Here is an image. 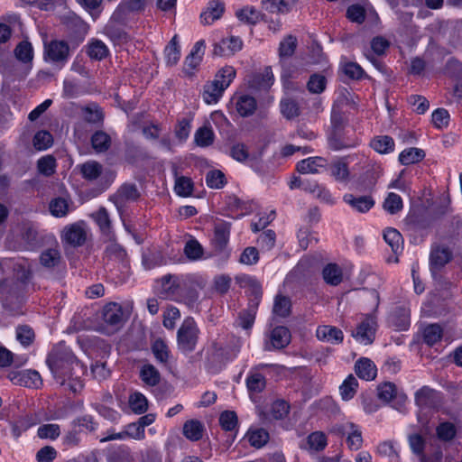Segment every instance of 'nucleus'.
Instances as JSON below:
<instances>
[{
	"mask_svg": "<svg viewBox=\"0 0 462 462\" xmlns=\"http://www.w3.org/2000/svg\"><path fill=\"white\" fill-rule=\"evenodd\" d=\"M47 363L60 384H65L68 382V385L73 392L79 391L83 387L79 378L85 374L87 368L67 346L59 344L53 347Z\"/></svg>",
	"mask_w": 462,
	"mask_h": 462,
	"instance_id": "obj_1",
	"label": "nucleus"
},
{
	"mask_svg": "<svg viewBox=\"0 0 462 462\" xmlns=\"http://www.w3.org/2000/svg\"><path fill=\"white\" fill-rule=\"evenodd\" d=\"M90 234V228L84 220L66 225L60 231L61 242L73 247L83 245Z\"/></svg>",
	"mask_w": 462,
	"mask_h": 462,
	"instance_id": "obj_2",
	"label": "nucleus"
},
{
	"mask_svg": "<svg viewBox=\"0 0 462 462\" xmlns=\"http://www.w3.org/2000/svg\"><path fill=\"white\" fill-rule=\"evenodd\" d=\"M199 333V330L194 319H185L178 330L177 339L179 348L184 353L192 352L196 347Z\"/></svg>",
	"mask_w": 462,
	"mask_h": 462,
	"instance_id": "obj_3",
	"label": "nucleus"
},
{
	"mask_svg": "<svg viewBox=\"0 0 462 462\" xmlns=\"http://www.w3.org/2000/svg\"><path fill=\"white\" fill-rule=\"evenodd\" d=\"M44 60L48 62L64 66L69 57V47L64 41L54 40L44 43Z\"/></svg>",
	"mask_w": 462,
	"mask_h": 462,
	"instance_id": "obj_4",
	"label": "nucleus"
},
{
	"mask_svg": "<svg viewBox=\"0 0 462 462\" xmlns=\"http://www.w3.org/2000/svg\"><path fill=\"white\" fill-rule=\"evenodd\" d=\"M376 329L377 319L374 314H369L364 317L352 336L360 344L369 345L374 340Z\"/></svg>",
	"mask_w": 462,
	"mask_h": 462,
	"instance_id": "obj_5",
	"label": "nucleus"
},
{
	"mask_svg": "<svg viewBox=\"0 0 462 462\" xmlns=\"http://www.w3.org/2000/svg\"><path fill=\"white\" fill-rule=\"evenodd\" d=\"M0 301L5 309L16 312L21 303V294L18 291V284L10 281L0 282Z\"/></svg>",
	"mask_w": 462,
	"mask_h": 462,
	"instance_id": "obj_6",
	"label": "nucleus"
},
{
	"mask_svg": "<svg viewBox=\"0 0 462 462\" xmlns=\"http://www.w3.org/2000/svg\"><path fill=\"white\" fill-rule=\"evenodd\" d=\"M346 17L357 23H362L365 19L371 23H375L379 20L377 13L369 4L350 5L346 11Z\"/></svg>",
	"mask_w": 462,
	"mask_h": 462,
	"instance_id": "obj_7",
	"label": "nucleus"
},
{
	"mask_svg": "<svg viewBox=\"0 0 462 462\" xmlns=\"http://www.w3.org/2000/svg\"><path fill=\"white\" fill-rule=\"evenodd\" d=\"M180 291V281L178 277L166 275L162 278L158 291L162 298L180 301L181 300Z\"/></svg>",
	"mask_w": 462,
	"mask_h": 462,
	"instance_id": "obj_8",
	"label": "nucleus"
},
{
	"mask_svg": "<svg viewBox=\"0 0 462 462\" xmlns=\"http://www.w3.org/2000/svg\"><path fill=\"white\" fill-rule=\"evenodd\" d=\"M335 430L346 436V444L350 449L357 450L362 447V432L357 425L347 421L337 426Z\"/></svg>",
	"mask_w": 462,
	"mask_h": 462,
	"instance_id": "obj_9",
	"label": "nucleus"
},
{
	"mask_svg": "<svg viewBox=\"0 0 462 462\" xmlns=\"http://www.w3.org/2000/svg\"><path fill=\"white\" fill-rule=\"evenodd\" d=\"M74 209V203L68 194L55 197L49 202V211L54 217H66Z\"/></svg>",
	"mask_w": 462,
	"mask_h": 462,
	"instance_id": "obj_10",
	"label": "nucleus"
},
{
	"mask_svg": "<svg viewBox=\"0 0 462 462\" xmlns=\"http://www.w3.org/2000/svg\"><path fill=\"white\" fill-rule=\"evenodd\" d=\"M410 448L420 457V462H439L441 453L438 451L430 457L425 452L426 443L424 439L417 433L411 434L408 438Z\"/></svg>",
	"mask_w": 462,
	"mask_h": 462,
	"instance_id": "obj_11",
	"label": "nucleus"
},
{
	"mask_svg": "<svg viewBox=\"0 0 462 462\" xmlns=\"http://www.w3.org/2000/svg\"><path fill=\"white\" fill-rule=\"evenodd\" d=\"M243 42L239 37L229 36L223 38L214 44V54L221 57H229L242 49Z\"/></svg>",
	"mask_w": 462,
	"mask_h": 462,
	"instance_id": "obj_12",
	"label": "nucleus"
},
{
	"mask_svg": "<svg viewBox=\"0 0 462 462\" xmlns=\"http://www.w3.org/2000/svg\"><path fill=\"white\" fill-rule=\"evenodd\" d=\"M328 165L327 159L323 157H309L297 163V171L301 174H317L326 170Z\"/></svg>",
	"mask_w": 462,
	"mask_h": 462,
	"instance_id": "obj_13",
	"label": "nucleus"
},
{
	"mask_svg": "<svg viewBox=\"0 0 462 462\" xmlns=\"http://www.w3.org/2000/svg\"><path fill=\"white\" fill-rule=\"evenodd\" d=\"M139 197V192L135 185L124 184L112 197L118 210H120L127 202L134 201Z\"/></svg>",
	"mask_w": 462,
	"mask_h": 462,
	"instance_id": "obj_14",
	"label": "nucleus"
},
{
	"mask_svg": "<svg viewBox=\"0 0 462 462\" xmlns=\"http://www.w3.org/2000/svg\"><path fill=\"white\" fill-rule=\"evenodd\" d=\"M206 44L203 40L195 43L190 53L184 61V69L186 73L192 74L193 70L198 68L203 59Z\"/></svg>",
	"mask_w": 462,
	"mask_h": 462,
	"instance_id": "obj_15",
	"label": "nucleus"
},
{
	"mask_svg": "<svg viewBox=\"0 0 462 462\" xmlns=\"http://www.w3.org/2000/svg\"><path fill=\"white\" fill-rule=\"evenodd\" d=\"M452 257L450 249L446 245H437L431 250L430 262L431 270L438 271L448 263Z\"/></svg>",
	"mask_w": 462,
	"mask_h": 462,
	"instance_id": "obj_16",
	"label": "nucleus"
},
{
	"mask_svg": "<svg viewBox=\"0 0 462 462\" xmlns=\"http://www.w3.org/2000/svg\"><path fill=\"white\" fill-rule=\"evenodd\" d=\"M226 89L218 83V79L208 81L202 91V98L208 105L217 104L222 97Z\"/></svg>",
	"mask_w": 462,
	"mask_h": 462,
	"instance_id": "obj_17",
	"label": "nucleus"
},
{
	"mask_svg": "<svg viewBox=\"0 0 462 462\" xmlns=\"http://www.w3.org/2000/svg\"><path fill=\"white\" fill-rule=\"evenodd\" d=\"M225 11L224 3L220 0H211L208 2L206 10L201 14L200 20L203 24H212L215 21L221 18Z\"/></svg>",
	"mask_w": 462,
	"mask_h": 462,
	"instance_id": "obj_18",
	"label": "nucleus"
},
{
	"mask_svg": "<svg viewBox=\"0 0 462 462\" xmlns=\"http://www.w3.org/2000/svg\"><path fill=\"white\" fill-rule=\"evenodd\" d=\"M274 82L273 70L270 67L253 76L249 81V88L253 90H267Z\"/></svg>",
	"mask_w": 462,
	"mask_h": 462,
	"instance_id": "obj_19",
	"label": "nucleus"
},
{
	"mask_svg": "<svg viewBox=\"0 0 462 462\" xmlns=\"http://www.w3.org/2000/svg\"><path fill=\"white\" fill-rule=\"evenodd\" d=\"M316 336L319 340L329 344H340L343 341V332L333 326L322 325L318 327Z\"/></svg>",
	"mask_w": 462,
	"mask_h": 462,
	"instance_id": "obj_20",
	"label": "nucleus"
},
{
	"mask_svg": "<svg viewBox=\"0 0 462 462\" xmlns=\"http://www.w3.org/2000/svg\"><path fill=\"white\" fill-rule=\"evenodd\" d=\"M343 200L354 210L365 213L374 206V199L371 196L355 197L353 194H345Z\"/></svg>",
	"mask_w": 462,
	"mask_h": 462,
	"instance_id": "obj_21",
	"label": "nucleus"
},
{
	"mask_svg": "<svg viewBox=\"0 0 462 462\" xmlns=\"http://www.w3.org/2000/svg\"><path fill=\"white\" fill-rule=\"evenodd\" d=\"M383 239L385 243L391 247L393 253L398 255L402 252L403 249V238L401 233L395 228H386L383 231ZM393 262L397 263L398 258L395 256L393 259Z\"/></svg>",
	"mask_w": 462,
	"mask_h": 462,
	"instance_id": "obj_22",
	"label": "nucleus"
},
{
	"mask_svg": "<svg viewBox=\"0 0 462 462\" xmlns=\"http://www.w3.org/2000/svg\"><path fill=\"white\" fill-rule=\"evenodd\" d=\"M298 0H262L266 11L272 14H286L290 13Z\"/></svg>",
	"mask_w": 462,
	"mask_h": 462,
	"instance_id": "obj_23",
	"label": "nucleus"
},
{
	"mask_svg": "<svg viewBox=\"0 0 462 462\" xmlns=\"http://www.w3.org/2000/svg\"><path fill=\"white\" fill-rule=\"evenodd\" d=\"M355 370L358 377L365 381L374 380L377 374V369L374 362L365 357L356 361Z\"/></svg>",
	"mask_w": 462,
	"mask_h": 462,
	"instance_id": "obj_24",
	"label": "nucleus"
},
{
	"mask_svg": "<svg viewBox=\"0 0 462 462\" xmlns=\"http://www.w3.org/2000/svg\"><path fill=\"white\" fill-rule=\"evenodd\" d=\"M328 444L327 436L322 431H314L310 433L305 442L300 446L301 448L310 452H318L323 450Z\"/></svg>",
	"mask_w": 462,
	"mask_h": 462,
	"instance_id": "obj_25",
	"label": "nucleus"
},
{
	"mask_svg": "<svg viewBox=\"0 0 462 462\" xmlns=\"http://www.w3.org/2000/svg\"><path fill=\"white\" fill-rule=\"evenodd\" d=\"M230 236V224L219 222L216 224L214 230L213 244L216 248L222 251L226 246Z\"/></svg>",
	"mask_w": 462,
	"mask_h": 462,
	"instance_id": "obj_26",
	"label": "nucleus"
},
{
	"mask_svg": "<svg viewBox=\"0 0 462 462\" xmlns=\"http://www.w3.org/2000/svg\"><path fill=\"white\" fill-rule=\"evenodd\" d=\"M378 397L386 402L395 399L400 402H403L406 400V395L403 393L398 392L396 386L392 383H384L378 386Z\"/></svg>",
	"mask_w": 462,
	"mask_h": 462,
	"instance_id": "obj_27",
	"label": "nucleus"
},
{
	"mask_svg": "<svg viewBox=\"0 0 462 462\" xmlns=\"http://www.w3.org/2000/svg\"><path fill=\"white\" fill-rule=\"evenodd\" d=\"M12 380H16L14 382L15 383L28 388H38L42 383L40 374L34 370L21 372L14 378H12Z\"/></svg>",
	"mask_w": 462,
	"mask_h": 462,
	"instance_id": "obj_28",
	"label": "nucleus"
},
{
	"mask_svg": "<svg viewBox=\"0 0 462 462\" xmlns=\"http://www.w3.org/2000/svg\"><path fill=\"white\" fill-rule=\"evenodd\" d=\"M104 321L110 325H118L123 319V310L120 304L116 302H110L103 309Z\"/></svg>",
	"mask_w": 462,
	"mask_h": 462,
	"instance_id": "obj_29",
	"label": "nucleus"
},
{
	"mask_svg": "<svg viewBox=\"0 0 462 462\" xmlns=\"http://www.w3.org/2000/svg\"><path fill=\"white\" fill-rule=\"evenodd\" d=\"M204 425L198 420H187L183 425V435L191 441L199 440L204 433Z\"/></svg>",
	"mask_w": 462,
	"mask_h": 462,
	"instance_id": "obj_30",
	"label": "nucleus"
},
{
	"mask_svg": "<svg viewBox=\"0 0 462 462\" xmlns=\"http://www.w3.org/2000/svg\"><path fill=\"white\" fill-rule=\"evenodd\" d=\"M425 157V152L422 149L416 147L406 148L399 154L398 160L402 165H411L422 161Z\"/></svg>",
	"mask_w": 462,
	"mask_h": 462,
	"instance_id": "obj_31",
	"label": "nucleus"
},
{
	"mask_svg": "<svg viewBox=\"0 0 462 462\" xmlns=\"http://www.w3.org/2000/svg\"><path fill=\"white\" fill-rule=\"evenodd\" d=\"M164 57L167 65L173 66L177 64L180 58V45L179 38L174 35L164 49Z\"/></svg>",
	"mask_w": 462,
	"mask_h": 462,
	"instance_id": "obj_32",
	"label": "nucleus"
},
{
	"mask_svg": "<svg viewBox=\"0 0 462 462\" xmlns=\"http://www.w3.org/2000/svg\"><path fill=\"white\" fill-rule=\"evenodd\" d=\"M139 375L142 382L148 386H155L161 380L159 371L151 364L143 365Z\"/></svg>",
	"mask_w": 462,
	"mask_h": 462,
	"instance_id": "obj_33",
	"label": "nucleus"
},
{
	"mask_svg": "<svg viewBox=\"0 0 462 462\" xmlns=\"http://www.w3.org/2000/svg\"><path fill=\"white\" fill-rule=\"evenodd\" d=\"M371 147L378 153L387 154L394 151L395 143L392 137L388 135H379L374 137L371 143Z\"/></svg>",
	"mask_w": 462,
	"mask_h": 462,
	"instance_id": "obj_34",
	"label": "nucleus"
},
{
	"mask_svg": "<svg viewBox=\"0 0 462 462\" xmlns=\"http://www.w3.org/2000/svg\"><path fill=\"white\" fill-rule=\"evenodd\" d=\"M236 281L240 288L248 290L254 296V300H259L261 296V285L255 278L243 274L237 276Z\"/></svg>",
	"mask_w": 462,
	"mask_h": 462,
	"instance_id": "obj_35",
	"label": "nucleus"
},
{
	"mask_svg": "<svg viewBox=\"0 0 462 462\" xmlns=\"http://www.w3.org/2000/svg\"><path fill=\"white\" fill-rule=\"evenodd\" d=\"M330 175L337 181H347L349 179V170L345 159H337L329 166Z\"/></svg>",
	"mask_w": 462,
	"mask_h": 462,
	"instance_id": "obj_36",
	"label": "nucleus"
},
{
	"mask_svg": "<svg viewBox=\"0 0 462 462\" xmlns=\"http://www.w3.org/2000/svg\"><path fill=\"white\" fill-rule=\"evenodd\" d=\"M236 106L240 116H248L256 109V101L249 95H240L236 97Z\"/></svg>",
	"mask_w": 462,
	"mask_h": 462,
	"instance_id": "obj_37",
	"label": "nucleus"
},
{
	"mask_svg": "<svg viewBox=\"0 0 462 462\" xmlns=\"http://www.w3.org/2000/svg\"><path fill=\"white\" fill-rule=\"evenodd\" d=\"M88 55L97 60L106 58L108 54V48L100 40L92 39L86 46Z\"/></svg>",
	"mask_w": 462,
	"mask_h": 462,
	"instance_id": "obj_38",
	"label": "nucleus"
},
{
	"mask_svg": "<svg viewBox=\"0 0 462 462\" xmlns=\"http://www.w3.org/2000/svg\"><path fill=\"white\" fill-rule=\"evenodd\" d=\"M245 439L251 446L260 448L268 442L269 433L263 429L252 428L247 431Z\"/></svg>",
	"mask_w": 462,
	"mask_h": 462,
	"instance_id": "obj_39",
	"label": "nucleus"
},
{
	"mask_svg": "<svg viewBox=\"0 0 462 462\" xmlns=\"http://www.w3.org/2000/svg\"><path fill=\"white\" fill-rule=\"evenodd\" d=\"M291 341V333L285 327H276L271 333V343L275 348H282Z\"/></svg>",
	"mask_w": 462,
	"mask_h": 462,
	"instance_id": "obj_40",
	"label": "nucleus"
},
{
	"mask_svg": "<svg viewBox=\"0 0 462 462\" xmlns=\"http://www.w3.org/2000/svg\"><path fill=\"white\" fill-rule=\"evenodd\" d=\"M436 398L437 392L428 386H423L415 393V402L421 408L431 406Z\"/></svg>",
	"mask_w": 462,
	"mask_h": 462,
	"instance_id": "obj_41",
	"label": "nucleus"
},
{
	"mask_svg": "<svg viewBox=\"0 0 462 462\" xmlns=\"http://www.w3.org/2000/svg\"><path fill=\"white\" fill-rule=\"evenodd\" d=\"M128 405L135 414H143L148 409V401L143 393L134 392L129 395Z\"/></svg>",
	"mask_w": 462,
	"mask_h": 462,
	"instance_id": "obj_42",
	"label": "nucleus"
},
{
	"mask_svg": "<svg viewBox=\"0 0 462 462\" xmlns=\"http://www.w3.org/2000/svg\"><path fill=\"white\" fill-rule=\"evenodd\" d=\"M423 340L429 346H434L439 343L443 336V329L438 324H430L423 329Z\"/></svg>",
	"mask_w": 462,
	"mask_h": 462,
	"instance_id": "obj_43",
	"label": "nucleus"
},
{
	"mask_svg": "<svg viewBox=\"0 0 462 462\" xmlns=\"http://www.w3.org/2000/svg\"><path fill=\"white\" fill-rule=\"evenodd\" d=\"M184 254L190 261H199L203 258L204 249L196 239H189L184 246Z\"/></svg>",
	"mask_w": 462,
	"mask_h": 462,
	"instance_id": "obj_44",
	"label": "nucleus"
},
{
	"mask_svg": "<svg viewBox=\"0 0 462 462\" xmlns=\"http://www.w3.org/2000/svg\"><path fill=\"white\" fill-rule=\"evenodd\" d=\"M436 434L439 439L449 441L457 434V426L450 421H441L436 428Z\"/></svg>",
	"mask_w": 462,
	"mask_h": 462,
	"instance_id": "obj_45",
	"label": "nucleus"
},
{
	"mask_svg": "<svg viewBox=\"0 0 462 462\" xmlns=\"http://www.w3.org/2000/svg\"><path fill=\"white\" fill-rule=\"evenodd\" d=\"M383 208L389 214L394 215L402 209L403 202L398 194L390 192L383 201Z\"/></svg>",
	"mask_w": 462,
	"mask_h": 462,
	"instance_id": "obj_46",
	"label": "nucleus"
},
{
	"mask_svg": "<svg viewBox=\"0 0 462 462\" xmlns=\"http://www.w3.org/2000/svg\"><path fill=\"white\" fill-rule=\"evenodd\" d=\"M323 278L327 283L337 285L342 281L341 269L335 263H329L323 269Z\"/></svg>",
	"mask_w": 462,
	"mask_h": 462,
	"instance_id": "obj_47",
	"label": "nucleus"
},
{
	"mask_svg": "<svg viewBox=\"0 0 462 462\" xmlns=\"http://www.w3.org/2000/svg\"><path fill=\"white\" fill-rule=\"evenodd\" d=\"M194 140L198 146L207 147L213 143L214 133L210 127L202 126L196 131Z\"/></svg>",
	"mask_w": 462,
	"mask_h": 462,
	"instance_id": "obj_48",
	"label": "nucleus"
},
{
	"mask_svg": "<svg viewBox=\"0 0 462 462\" xmlns=\"http://www.w3.org/2000/svg\"><path fill=\"white\" fill-rule=\"evenodd\" d=\"M357 385V380L353 375L347 376L339 387L342 399L345 401L351 400L356 394Z\"/></svg>",
	"mask_w": 462,
	"mask_h": 462,
	"instance_id": "obj_49",
	"label": "nucleus"
},
{
	"mask_svg": "<svg viewBox=\"0 0 462 462\" xmlns=\"http://www.w3.org/2000/svg\"><path fill=\"white\" fill-rule=\"evenodd\" d=\"M259 12L253 6L246 5L236 12V16L245 23H255L259 20Z\"/></svg>",
	"mask_w": 462,
	"mask_h": 462,
	"instance_id": "obj_50",
	"label": "nucleus"
},
{
	"mask_svg": "<svg viewBox=\"0 0 462 462\" xmlns=\"http://www.w3.org/2000/svg\"><path fill=\"white\" fill-rule=\"evenodd\" d=\"M60 261V253L56 248H51L43 251L40 256L42 265L47 268H52L59 264Z\"/></svg>",
	"mask_w": 462,
	"mask_h": 462,
	"instance_id": "obj_51",
	"label": "nucleus"
},
{
	"mask_svg": "<svg viewBox=\"0 0 462 462\" xmlns=\"http://www.w3.org/2000/svg\"><path fill=\"white\" fill-rule=\"evenodd\" d=\"M289 412V405L286 402L278 400L274 402L268 412L267 419L272 420H282Z\"/></svg>",
	"mask_w": 462,
	"mask_h": 462,
	"instance_id": "obj_52",
	"label": "nucleus"
},
{
	"mask_svg": "<svg viewBox=\"0 0 462 462\" xmlns=\"http://www.w3.org/2000/svg\"><path fill=\"white\" fill-rule=\"evenodd\" d=\"M91 217L97 224L102 233L107 235L110 234L111 223L108 213L106 208H99L97 212L93 213Z\"/></svg>",
	"mask_w": 462,
	"mask_h": 462,
	"instance_id": "obj_53",
	"label": "nucleus"
},
{
	"mask_svg": "<svg viewBox=\"0 0 462 462\" xmlns=\"http://www.w3.org/2000/svg\"><path fill=\"white\" fill-rule=\"evenodd\" d=\"M236 69L232 66H225L217 72L215 79H218V83L226 89L236 78Z\"/></svg>",
	"mask_w": 462,
	"mask_h": 462,
	"instance_id": "obj_54",
	"label": "nucleus"
},
{
	"mask_svg": "<svg viewBox=\"0 0 462 462\" xmlns=\"http://www.w3.org/2000/svg\"><path fill=\"white\" fill-rule=\"evenodd\" d=\"M191 131V124L190 120L187 118H182L178 121L175 129H174V134L176 139L179 141L180 143H183L187 141V139L189 136Z\"/></svg>",
	"mask_w": 462,
	"mask_h": 462,
	"instance_id": "obj_55",
	"label": "nucleus"
},
{
	"mask_svg": "<svg viewBox=\"0 0 462 462\" xmlns=\"http://www.w3.org/2000/svg\"><path fill=\"white\" fill-rule=\"evenodd\" d=\"M174 190L179 196L188 197L192 193L193 182L188 177H177L175 180Z\"/></svg>",
	"mask_w": 462,
	"mask_h": 462,
	"instance_id": "obj_56",
	"label": "nucleus"
},
{
	"mask_svg": "<svg viewBox=\"0 0 462 462\" xmlns=\"http://www.w3.org/2000/svg\"><path fill=\"white\" fill-rule=\"evenodd\" d=\"M256 305L255 303L253 306H250L248 310L242 311L237 319V325L245 329L250 328L255 319L256 314Z\"/></svg>",
	"mask_w": 462,
	"mask_h": 462,
	"instance_id": "obj_57",
	"label": "nucleus"
},
{
	"mask_svg": "<svg viewBox=\"0 0 462 462\" xmlns=\"http://www.w3.org/2000/svg\"><path fill=\"white\" fill-rule=\"evenodd\" d=\"M101 172L102 166L95 161H89L81 165V173L87 180H96Z\"/></svg>",
	"mask_w": 462,
	"mask_h": 462,
	"instance_id": "obj_58",
	"label": "nucleus"
},
{
	"mask_svg": "<svg viewBox=\"0 0 462 462\" xmlns=\"http://www.w3.org/2000/svg\"><path fill=\"white\" fill-rule=\"evenodd\" d=\"M265 379L259 373H252L246 378V385L251 393H260L265 388Z\"/></svg>",
	"mask_w": 462,
	"mask_h": 462,
	"instance_id": "obj_59",
	"label": "nucleus"
},
{
	"mask_svg": "<svg viewBox=\"0 0 462 462\" xmlns=\"http://www.w3.org/2000/svg\"><path fill=\"white\" fill-rule=\"evenodd\" d=\"M449 120V113L444 108H437L431 115V122L438 129L447 128L448 126Z\"/></svg>",
	"mask_w": 462,
	"mask_h": 462,
	"instance_id": "obj_60",
	"label": "nucleus"
},
{
	"mask_svg": "<svg viewBox=\"0 0 462 462\" xmlns=\"http://www.w3.org/2000/svg\"><path fill=\"white\" fill-rule=\"evenodd\" d=\"M15 57L23 61L29 62L33 58V49L29 42L23 41L20 42L14 50Z\"/></svg>",
	"mask_w": 462,
	"mask_h": 462,
	"instance_id": "obj_61",
	"label": "nucleus"
},
{
	"mask_svg": "<svg viewBox=\"0 0 462 462\" xmlns=\"http://www.w3.org/2000/svg\"><path fill=\"white\" fill-rule=\"evenodd\" d=\"M34 331L27 325L18 326L16 328V339L21 345L27 346H30L34 340Z\"/></svg>",
	"mask_w": 462,
	"mask_h": 462,
	"instance_id": "obj_62",
	"label": "nucleus"
},
{
	"mask_svg": "<svg viewBox=\"0 0 462 462\" xmlns=\"http://www.w3.org/2000/svg\"><path fill=\"white\" fill-rule=\"evenodd\" d=\"M152 350L157 361L161 363H166L168 361L170 351L167 344L163 340H155L152 346Z\"/></svg>",
	"mask_w": 462,
	"mask_h": 462,
	"instance_id": "obj_63",
	"label": "nucleus"
},
{
	"mask_svg": "<svg viewBox=\"0 0 462 462\" xmlns=\"http://www.w3.org/2000/svg\"><path fill=\"white\" fill-rule=\"evenodd\" d=\"M83 116L89 123L97 124L103 120V113L100 107L90 104L83 108Z\"/></svg>",
	"mask_w": 462,
	"mask_h": 462,
	"instance_id": "obj_64",
	"label": "nucleus"
}]
</instances>
